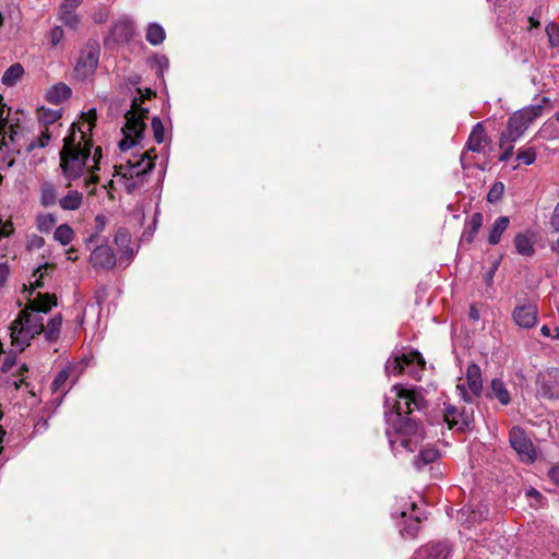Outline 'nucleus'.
I'll use <instances>...</instances> for the list:
<instances>
[{"label":"nucleus","mask_w":559,"mask_h":559,"mask_svg":"<svg viewBox=\"0 0 559 559\" xmlns=\"http://www.w3.org/2000/svg\"><path fill=\"white\" fill-rule=\"evenodd\" d=\"M88 120L82 126L72 123L69 134L63 139V146L59 153L60 169L68 180L67 187L79 179L85 169L86 162L91 155L92 142L87 139V132L92 131L93 122L96 120L95 110L88 114Z\"/></svg>","instance_id":"f257e3e1"},{"label":"nucleus","mask_w":559,"mask_h":559,"mask_svg":"<svg viewBox=\"0 0 559 559\" xmlns=\"http://www.w3.org/2000/svg\"><path fill=\"white\" fill-rule=\"evenodd\" d=\"M392 391L395 392L396 401L393 404V408L396 414V421L394 423V429L396 437H390V443L393 449L397 445L413 452L419 441L423 440V432L418 424L407 417L409 415V403H414V407L421 409L425 407L426 402L421 394L406 390L401 385H393Z\"/></svg>","instance_id":"f03ea898"},{"label":"nucleus","mask_w":559,"mask_h":559,"mask_svg":"<svg viewBox=\"0 0 559 559\" xmlns=\"http://www.w3.org/2000/svg\"><path fill=\"white\" fill-rule=\"evenodd\" d=\"M44 331V317L37 310L26 307L11 324L13 346L23 352L31 341Z\"/></svg>","instance_id":"7ed1b4c3"},{"label":"nucleus","mask_w":559,"mask_h":559,"mask_svg":"<svg viewBox=\"0 0 559 559\" xmlns=\"http://www.w3.org/2000/svg\"><path fill=\"white\" fill-rule=\"evenodd\" d=\"M148 109L142 108L134 98L131 109L126 112V124L121 129L123 139L119 142V148L121 151H128L132 146L136 145L142 139L145 122L147 118Z\"/></svg>","instance_id":"20e7f679"},{"label":"nucleus","mask_w":559,"mask_h":559,"mask_svg":"<svg viewBox=\"0 0 559 559\" xmlns=\"http://www.w3.org/2000/svg\"><path fill=\"white\" fill-rule=\"evenodd\" d=\"M543 112V104L526 106L514 114L509 119L506 129L501 132L506 139L519 141L527 130L531 123Z\"/></svg>","instance_id":"39448f33"},{"label":"nucleus","mask_w":559,"mask_h":559,"mask_svg":"<svg viewBox=\"0 0 559 559\" xmlns=\"http://www.w3.org/2000/svg\"><path fill=\"white\" fill-rule=\"evenodd\" d=\"M426 361L421 354L416 350L409 353L393 354L385 364L386 374L396 376L403 371H407L414 379H420V372L423 371Z\"/></svg>","instance_id":"423d86ee"},{"label":"nucleus","mask_w":559,"mask_h":559,"mask_svg":"<svg viewBox=\"0 0 559 559\" xmlns=\"http://www.w3.org/2000/svg\"><path fill=\"white\" fill-rule=\"evenodd\" d=\"M456 391L461 399L466 403H473L483 391V380L480 368L472 364L467 367L465 380L457 383Z\"/></svg>","instance_id":"0eeeda50"},{"label":"nucleus","mask_w":559,"mask_h":559,"mask_svg":"<svg viewBox=\"0 0 559 559\" xmlns=\"http://www.w3.org/2000/svg\"><path fill=\"white\" fill-rule=\"evenodd\" d=\"M536 391L543 399L559 400V368L540 370L536 377Z\"/></svg>","instance_id":"6e6552de"},{"label":"nucleus","mask_w":559,"mask_h":559,"mask_svg":"<svg viewBox=\"0 0 559 559\" xmlns=\"http://www.w3.org/2000/svg\"><path fill=\"white\" fill-rule=\"evenodd\" d=\"M509 441L521 461L527 463L535 461L536 451L534 444L522 428L513 427L509 433Z\"/></svg>","instance_id":"1a4fd4ad"},{"label":"nucleus","mask_w":559,"mask_h":559,"mask_svg":"<svg viewBox=\"0 0 559 559\" xmlns=\"http://www.w3.org/2000/svg\"><path fill=\"white\" fill-rule=\"evenodd\" d=\"M152 151H146L141 154L140 157H134V159H129L127 162V171L122 174V169L124 166H115V175H122L123 177H139L144 175L153 169L154 167V157L152 156Z\"/></svg>","instance_id":"9d476101"},{"label":"nucleus","mask_w":559,"mask_h":559,"mask_svg":"<svg viewBox=\"0 0 559 559\" xmlns=\"http://www.w3.org/2000/svg\"><path fill=\"white\" fill-rule=\"evenodd\" d=\"M99 49L97 47H88L84 49L74 68V74L80 80L92 76L98 66Z\"/></svg>","instance_id":"9b49d317"},{"label":"nucleus","mask_w":559,"mask_h":559,"mask_svg":"<svg viewBox=\"0 0 559 559\" xmlns=\"http://www.w3.org/2000/svg\"><path fill=\"white\" fill-rule=\"evenodd\" d=\"M443 416L450 428L464 430L473 423L474 412L472 408L463 407L459 409L456 406L451 405L445 408Z\"/></svg>","instance_id":"f8f14e48"},{"label":"nucleus","mask_w":559,"mask_h":559,"mask_svg":"<svg viewBox=\"0 0 559 559\" xmlns=\"http://www.w3.org/2000/svg\"><path fill=\"white\" fill-rule=\"evenodd\" d=\"M514 323L522 329H532L538 321V308L534 304L516 306L512 312Z\"/></svg>","instance_id":"ddd939ff"},{"label":"nucleus","mask_w":559,"mask_h":559,"mask_svg":"<svg viewBox=\"0 0 559 559\" xmlns=\"http://www.w3.org/2000/svg\"><path fill=\"white\" fill-rule=\"evenodd\" d=\"M91 263L94 267L111 269L116 264V257L108 246L97 247L91 254Z\"/></svg>","instance_id":"4468645a"},{"label":"nucleus","mask_w":559,"mask_h":559,"mask_svg":"<svg viewBox=\"0 0 559 559\" xmlns=\"http://www.w3.org/2000/svg\"><path fill=\"white\" fill-rule=\"evenodd\" d=\"M488 143L489 139L486 134L483 123H476L468 136L466 148L472 152L483 153Z\"/></svg>","instance_id":"2eb2a0df"},{"label":"nucleus","mask_w":559,"mask_h":559,"mask_svg":"<svg viewBox=\"0 0 559 559\" xmlns=\"http://www.w3.org/2000/svg\"><path fill=\"white\" fill-rule=\"evenodd\" d=\"M82 0H64L60 5V20L70 28H76L80 20L75 14V10L81 4Z\"/></svg>","instance_id":"dca6fc26"},{"label":"nucleus","mask_w":559,"mask_h":559,"mask_svg":"<svg viewBox=\"0 0 559 559\" xmlns=\"http://www.w3.org/2000/svg\"><path fill=\"white\" fill-rule=\"evenodd\" d=\"M483 225V214L479 212L473 213L469 219L465 223L464 230L462 233V241L472 243L478 234Z\"/></svg>","instance_id":"f3484780"},{"label":"nucleus","mask_w":559,"mask_h":559,"mask_svg":"<svg viewBox=\"0 0 559 559\" xmlns=\"http://www.w3.org/2000/svg\"><path fill=\"white\" fill-rule=\"evenodd\" d=\"M57 305V298L49 294H38L27 306L32 310L39 311L40 314H46Z\"/></svg>","instance_id":"a211bd4d"},{"label":"nucleus","mask_w":559,"mask_h":559,"mask_svg":"<svg viewBox=\"0 0 559 559\" xmlns=\"http://www.w3.org/2000/svg\"><path fill=\"white\" fill-rule=\"evenodd\" d=\"M83 194L78 190H69L64 197L58 200L59 206L64 211H76L81 207Z\"/></svg>","instance_id":"6ab92c4d"},{"label":"nucleus","mask_w":559,"mask_h":559,"mask_svg":"<svg viewBox=\"0 0 559 559\" xmlns=\"http://www.w3.org/2000/svg\"><path fill=\"white\" fill-rule=\"evenodd\" d=\"M514 246L521 255L532 257L535 253L533 237L527 234H518L514 238Z\"/></svg>","instance_id":"aec40b11"},{"label":"nucleus","mask_w":559,"mask_h":559,"mask_svg":"<svg viewBox=\"0 0 559 559\" xmlns=\"http://www.w3.org/2000/svg\"><path fill=\"white\" fill-rule=\"evenodd\" d=\"M61 324H62L61 314L53 316L52 318L49 319V321L47 322L46 325L44 324L43 333H44L46 341H48L50 343L57 342V340L59 338V335H60Z\"/></svg>","instance_id":"412c9836"},{"label":"nucleus","mask_w":559,"mask_h":559,"mask_svg":"<svg viewBox=\"0 0 559 559\" xmlns=\"http://www.w3.org/2000/svg\"><path fill=\"white\" fill-rule=\"evenodd\" d=\"M70 96L71 88L63 83H58L53 85L50 90H48L46 94L47 100L52 104H60L63 100L68 99Z\"/></svg>","instance_id":"4be33fe9"},{"label":"nucleus","mask_w":559,"mask_h":559,"mask_svg":"<svg viewBox=\"0 0 559 559\" xmlns=\"http://www.w3.org/2000/svg\"><path fill=\"white\" fill-rule=\"evenodd\" d=\"M71 372H72V368L70 366H68V367H64L63 369H61L57 373V376L55 377V379L51 383V390L53 393L64 394L66 392H68V390L70 388V386H68V381H69Z\"/></svg>","instance_id":"5701e85b"},{"label":"nucleus","mask_w":559,"mask_h":559,"mask_svg":"<svg viewBox=\"0 0 559 559\" xmlns=\"http://www.w3.org/2000/svg\"><path fill=\"white\" fill-rule=\"evenodd\" d=\"M509 223L510 221L507 216H500L496 219L488 236V241L490 245H497L500 241L502 234L509 226Z\"/></svg>","instance_id":"b1692460"},{"label":"nucleus","mask_w":559,"mask_h":559,"mask_svg":"<svg viewBox=\"0 0 559 559\" xmlns=\"http://www.w3.org/2000/svg\"><path fill=\"white\" fill-rule=\"evenodd\" d=\"M24 74V69L21 63H13L10 66L2 75L1 82L5 86H13Z\"/></svg>","instance_id":"393cba45"},{"label":"nucleus","mask_w":559,"mask_h":559,"mask_svg":"<svg viewBox=\"0 0 559 559\" xmlns=\"http://www.w3.org/2000/svg\"><path fill=\"white\" fill-rule=\"evenodd\" d=\"M130 241L131 238L129 231L124 228L118 229V231L115 235V243L117 245L119 250L128 258H130L133 253L130 247Z\"/></svg>","instance_id":"a878e982"},{"label":"nucleus","mask_w":559,"mask_h":559,"mask_svg":"<svg viewBox=\"0 0 559 559\" xmlns=\"http://www.w3.org/2000/svg\"><path fill=\"white\" fill-rule=\"evenodd\" d=\"M40 201L44 206H52L57 203V190L51 182H44L40 188Z\"/></svg>","instance_id":"bb28decb"},{"label":"nucleus","mask_w":559,"mask_h":559,"mask_svg":"<svg viewBox=\"0 0 559 559\" xmlns=\"http://www.w3.org/2000/svg\"><path fill=\"white\" fill-rule=\"evenodd\" d=\"M146 40L153 45L157 46L165 40V31L157 23H151L146 31Z\"/></svg>","instance_id":"cd10ccee"},{"label":"nucleus","mask_w":559,"mask_h":559,"mask_svg":"<svg viewBox=\"0 0 559 559\" xmlns=\"http://www.w3.org/2000/svg\"><path fill=\"white\" fill-rule=\"evenodd\" d=\"M74 238V231L68 224H61L53 233V239L62 246L69 245Z\"/></svg>","instance_id":"c85d7f7f"},{"label":"nucleus","mask_w":559,"mask_h":559,"mask_svg":"<svg viewBox=\"0 0 559 559\" xmlns=\"http://www.w3.org/2000/svg\"><path fill=\"white\" fill-rule=\"evenodd\" d=\"M112 33L118 40H129L134 33L133 25L129 21H120L114 26Z\"/></svg>","instance_id":"c756f323"},{"label":"nucleus","mask_w":559,"mask_h":559,"mask_svg":"<svg viewBox=\"0 0 559 559\" xmlns=\"http://www.w3.org/2000/svg\"><path fill=\"white\" fill-rule=\"evenodd\" d=\"M491 392L502 405H508L510 403V394L500 379H493L491 381Z\"/></svg>","instance_id":"7c9ffc66"},{"label":"nucleus","mask_w":559,"mask_h":559,"mask_svg":"<svg viewBox=\"0 0 559 559\" xmlns=\"http://www.w3.org/2000/svg\"><path fill=\"white\" fill-rule=\"evenodd\" d=\"M7 128L9 131H2L3 135L0 140V151L12 150L19 153L20 150L17 147L11 146V144L13 145L15 143L19 132L13 128V126L8 124Z\"/></svg>","instance_id":"2f4dec72"},{"label":"nucleus","mask_w":559,"mask_h":559,"mask_svg":"<svg viewBox=\"0 0 559 559\" xmlns=\"http://www.w3.org/2000/svg\"><path fill=\"white\" fill-rule=\"evenodd\" d=\"M439 456V452L433 448H425L419 452V455L415 459L414 464L417 468L435 462Z\"/></svg>","instance_id":"473e14b6"},{"label":"nucleus","mask_w":559,"mask_h":559,"mask_svg":"<svg viewBox=\"0 0 559 559\" xmlns=\"http://www.w3.org/2000/svg\"><path fill=\"white\" fill-rule=\"evenodd\" d=\"M102 147L97 146L93 154V163L94 165L90 168L91 176L85 180L86 188L90 187V185H96L99 180V177L95 175L96 170H99V163L102 159Z\"/></svg>","instance_id":"72a5a7b5"},{"label":"nucleus","mask_w":559,"mask_h":559,"mask_svg":"<svg viewBox=\"0 0 559 559\" xmlns=\"http://www.w3.org/2000/svg\"><path fill=\"white\" fill-rule=\"evenodd\" d=\"M450 556V548L447 544H436L428 548L427 559H448Z\"/></svg>","instance_id":"f704fd0d"},{"label":"nucleus","mask_w":559,"mask_h":559,"mask_svg":"<svg viewBox=\"0 0 559 559\" xmlns=\"http://www.w3.org/2000/svg\"><path fill=\"white\" fill-rule=\"evenodd\" d=\"M536 150L534 147H521L516 153V160L520 164L532 165L536 160Z\"/></svg>","instance_id":"c9c22d12"},{"label":"nucleus","mask_w":559,"mask_h":559,"mask_svg":"<svg viewBox=\"0 0 559 559\" xmlns=\"http://www.w3.org/2000/svg\"><path fill=\"white\" fill-rule=\"evenodd\" d=\"M516 141H511V139H506L504 135H500L499 139V148L502 151L499 159L501 162H507L513 155L514 143Z\"/></svg>","instance_id":"e433bc0d"},{"label":"nucleus","mask_w":559,"mask_h":559,"mask_svg":"<svg viewBox=\"0 0 559 559\" xmlns=\"http://www.w3.org/2000/svg\"><path fill=\"white\" fill-rule=\"evenodd\" d=\"M60 116L61 114L59 110L41 108L38 112V120L41 124L47 127L48 124H53Z\"/></svg>","instance_id":"4c0bfd02"},{"label":"nucleus","mask_w":559,"mask_h":559,"mask_svg":"<svg viewBox=\"0 0 559 559\" xmlns=\"http://www.w3.org/2000/svg\"><path fill=\"white\" fill-rule=\"evenodd\" d=\"M51 139V133L49 131V128L46 127L45 130L40 132V136L37 140L32 141L27 146V152H32L37 147L44 148L46 147Z\"/></svg>","instance_id":"58836bf2"},{"label":"nucleus","mask_w":559,"mask_h":559,"mask_svg":"<svg viewBox=\"0 0 559 559\" xmlns=\"http://www.w3.org/2000/svg\"><path fill=\"white\" fill-rule=\"evenodd\" d=\"M504 192V186L502 182H495L492 187L490 188L487 200L490 203H495L499 201Z\"/></svg>","instance_id":"ea45409f"},{"label":"nucleus","mask_w":559,"mask_h":559,"mask_svg":"<svg viewBox=\"0 0 559 559\" xmlns=\"http://www.w3.org/2000/svg\"><path fill=\"white\" fill-rule=\"evenodd\" d=\"M152 130L154 133V139L157 143L164 142L165 135H164V126L162 123V120L158 117H154L152 119Z\"/></svg>","instance_id":"a19ab883"},{"label":"nucleus","mask_w":559,"mask_h":559,"mask_svg":"<svg viewBox=\"0 0 559 559\" xmlns=\"http://www.w3.org/2000/svg\"><path fill=\"white\" fill-rule=\"evenodd\" d=\"M546 33L549 39V43L552 47L559 45V27L556 24H548L546 27Z\"/></svg>","instance_id":"79ce46f5"},{"label":"nucleus","mask_w":559,"mask_h":559,"mask_svg":"<svg viewBox=\"0 0 559 559\" xmlns=\"http://www.w3.org/2000/svg\"><path fill=\"white\" fill-rule=\"evenodd\" d=\"M63 38V29L60 26H55L49 32V41L52 46H57Z\"/></svg>","instance_id":"37998d69"},{"label":"nucleus","mask_w":559,"mask_h":559,"mask_svg":"<svg viewBox=\"0 0 559 559\" xmlns=\"http://www.w3.org/2000/svg\"><path fill=\"white\" fill-rule=\"evenodd\" d=\"M55 223V218L51 215H44L38 218V229L40 231H49L50 227Z\"/></svg>","instance_id":"c03bdc74"},{"label":"nucleus","mask_w":559,"mask_h":559,"mask_svg":"<svg viewBox=\"0 0 559 559\" xmlns=\"http://www.w3.org/2000/svg\"><path fill=\"white\" fill-rule=\"evenodd\" d=\"M16 365V359L12 355L5 356L1 364V371L9 372L12 370V368Z\"/></svg>","instance_id":"a18cd8bd"},{"label":"nucleus","mask_w":559,"mask_h":559,"mask_svg":"<svg viewBox=\"0 0 559 559\" xmlns=\"http://www.w3.org/2000/svg\"><path fill=\"white\" fill-rule=\"evenodd\" d=\"M550 225L556 233H559V202L554 210L552 216L550 218Z\"/></svg>","instance_id":"49530a36"},{"label":"nucleus","mask_w":559,"mask_h":559,"mask_svg":"<svg viewBox=\"0 0 559 559\" xmlns=\"http://www.w3.org/2000/svg\"><path fill=\"white\" fill-rule=\"evenodd\" d=\"M9 275V266L5 262H0V287L4 285Z\"/></svg>","instance_id":"de8ad7c7"},{"label":"nucleus","mask_w":559,"mask_h":559,"mask_svg":"<svg viewBox=\"0 0 559 559\" xmlns=\"http://www.w3.org/2000/svg\"><path fill=\"white\" fill-rule=\"evenodd\" d=\"M12 231V225L11 223H3L0 221V239L2 237H8Z\"/></svg>","instance_id":"09e8293b"},{"label":"nucleus","mask_w":559,"mask_h":559,"mask_svg":"<svg viewBox=\"0 0 559 559\" xmlns=\"http://www.w3.org/2000/svg\"><path fill=\"white\" fill-rule=\"evenodd\" d=\"M548 477L557 485H559V465L550 467L548 471Z\"/></svg>","instance_id":"8fccbe9b"},{"label":"nucleus","mask_w":559,"mask_h":559,"mask_svg":"<svg viewBox=\"0 0 559 559\" xmlns=\"http://www.w3.org/2000/svg\"><path fill=\"white\" fill-rule=\"evenodd\" d=\"M8 124V114H5L4 105H0V129H7Z\"/></svg>","instance_id":"3c124183"},{"label":"nucleus","mask_w":559,"mask_h":559,"mask_svg":"<svg viewBox=\"0 0 559 559\" xmlns=\"http://www.w3.org/2000/svg\"><path fill=\"white\" fill-rule=\"evenodd\" d=\"M417 528H418V518H416L415 520V524L413 526H409V527H405L403 531H402V534L405 535V536H415L416 532H417Z\"/></svg>","instance_id":"603ef678"},{"label":"nucleus","mask_w":559,"mask_h":559,"mask_svg":"<svg viewBox=\"0 0 559 559\" xmlns=\"http://www.w3.org/2000/svg\"><path fill=\"white\" fill-rule=\"evenodd\" d=\"M43 270H47V265L38 267L37 271L34 274V275L38 274V278L34 283L36 287H41L43 286L41 278L45 275V272Z\"/></svg>","instance_id":"864d4df0"},{"label":"nucleus","mask_w":559,"mask_h":559,"mask_svg":"<svg viewBox=\"0 0 559 559\" xmlns=\"http://www.w3.org/2000/svg\"><path fill=\"white\" fill-rule=\"evenodd\" d=\"M95 223H96V227L98 230H103L106 223H107V219L104 215H97L95 217Z\"/></svg>","instance_id":"5fc2aeb1"},{"label":"nucleus","mask_w":559,"mask_h":559,"mask_svg":"<svg viewBox=\"0 0 559 559\" xmlns=\"http://www.w3.org/2000/svg\"><path fill=\"white\" fill-rule=\"evenodd\" d=\"M468 316L473 321H478L480 318L479 311L474 305L469 307Z\"/></svg>","instance_id":"6e6d98bb"},{"label":"nucleus","mask_w":559,"mask_h":559,"mask_svg":"<svg viewBox=\"0 0 559 559\" xmlns=\"http://www.w3.org/2000/svg\"><path fill=\"white\" fill-rule=\"evenodd\" d=\"M526 495H527L528 497L535 498L538 502H539V501H540V499L543 498L542 493H540L538 490L534 489V488H530V489L527 490Z\"/></svg>","instance_id":"4d7b16f0"},{"label":"nucleus","mask_w":559,"mask_h":559,"mask_svg":"<svg viewBox=\"0 0 559 559\" xmlns=\"http://www.w3.org/2000/svg\"><path fill=\"white\" fill-rule=\"evenodd\" d=\"M540 333L545 337L554 338L552 330L548 325H543L540 329Z\"/></svg>","instance_id":"13d9d810"},{"label":"nucleus","mask_w":559,"mask_h":559,"mask_svg":"<svg viewBox=\"0 0 559 559\" xmlns=\"http://www.w3.org/2000/svg\"><path fill=\"white\" fill-rule=\"evenodd\" d=\"M33 246L40 248L44 245V239L41 237H35Z\"/></svg>","instance_id":"bf43d9fd"},{"label":"nucleus","mask_w":559,"mask_h":559,"mask_svg":"<svg viewBox=\"0 0 559 559\" xmlns=\"http://www.w3.org/2000/svg\"><path fill=\"white\" fill-rule=\"evenodd\" d=\"M552 334H554V340H559V326H556L552 330Z\"/></svg>","instance_id":"052dcab7"},{"label":"nucleus","mask_w":559,"mask_h":559,"mask_svg":"<svg viewBox=\"0 0 559 559\" xmlns=\"http://www.w3.org/2000/svg\"><path fill=\"white\" fill-rule=\"evenodd\" d=\"M26 371H27V367H26V365H22V366L19 368V370H17L19 374H21V376H23V374H24V372H26Z\"/></svg>","instance_id":"680f3d73"},{"label":"nucleus","mask_w":559,"mask_h":559,"mask_svg":"<svg viewBox=\"0 0 559 559\" xmlns=\"http://www.w3.org/2000/svg\"><path fill=\"white\" fill-rule=\"evenodd\" d=\"M73 252H74V249H72V248L70 250H68L67 253H68V259L69 260L74 261L76 259L75 257H73V254H72Z\"/></svg>","instance_id":"e2e57ef3"},{"label":"nucleus","mask_w":559,"mask_h":559,"mask_svg":"<svg viewBox=\"0 0 559 559\" xmlns=\"http://www.w3.org/2000/svg\"><path fill=\"white\" fill-rule=\"evenodd\" d=\"M530 22L533 27H537L539 25V22L535 21L534 17H530Z\"/></svg>","instance_id":"0e129e2a"},{"label":"nucleus","mask_w":559,"mask_h":559,"mask_svg":"<svg viewBox=\"0 0 559 559\" xmlns=\"http://www.w3.org/2000/svg\"><path fill=\"white\" fill-rule=\"evenodd\" d=\"M415 409L417 408L414 407V403H409V414H412Z\"/></svg>","instance_id":"69168bd1"},{"label":"nucleus","mask_w":559,"mask_h":559,"mask_svg":"<svg viewBox=\"0 0 559 559\" xmlns=\"http://www.w3.org/2000/svg\"><path fill=\"white\" fill-rule=\"evenodd\" d=\"M542 103L543 104H549L550 103V99L548 97H543L542 98Z\"/></svg>","instance_id":"338daca9"},{"label":"nucleus","mask_w":559,"mask_h":559,"mask_svg":"<svg viewBox=\"0 0 559 559\" xmlns=\"http://www.w3.org/2000/svg\"><path fill=\"white\" fill-rule=\"evenodd\" d=\"M554 249L559 253V239L556 241Z\"/></svg>","instance_id":"774afa93"}]
</instances>
